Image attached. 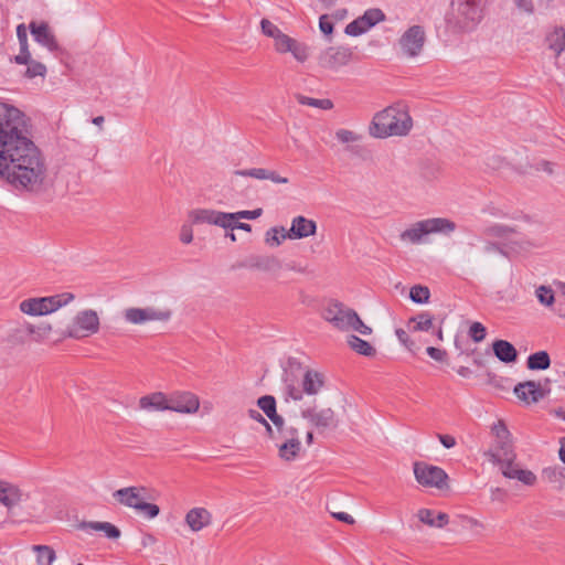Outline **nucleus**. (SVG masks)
<instances>
[{
  "label": "nucleus",
  "instance_id": "1",
  "mask_svg": "<svg viewBox=\"0 0 565 565\" xmlns=\"http://www.w3.org/2000/svg\"><path fill=\"white\" fill-rule=\"evenodd\" d=\"M0 177L19 191L40 194L47 189L45 158L28 132L0 158Z\"/></svg>",
  "mask_w": 565,
  "mask_h": 565
},
{
  "label": "nucleus",
  "instance_id": "2",
  "mask_svg": "<svg viewBox=\"0 0 565 565\" xmlns=\"http://www.w3.org/2000/svg\"><path fill=\"white\" fill-rule=\"evenodd\" d=\"M413 128V119L404 103H395L377 111L369 125V134L377 139L404 137Z\"/></svg>",
  "mask_w": 565,
  "mask_h": 565
},
{
  "label": "nucleus",
  "instance_id": "3",
  "mask_svg": "<svg viewBox=\"0 0 565 565\" xmlns=\"http://www.w3.org/2000/svg\"><path fill=\"white\" fill-rule=\"evenodd\" d=\"M28 132L25 115L14 106L0 103V158Z\"/></svg>",
  "mask_w": 565,
  "mask_h": 565
},
{
  "label": "nucleus",
  "instance_id": "4",
  "mask_svg": "<svg viewBox=\"0 0 565 565\" xmlns=\"http://www.w3.org/2000/svg\"><path fill=\"white\" fill-rule=\"evenodd\" d=\"M482 19V10L477 0H452L447 15V24L457 32H470Z\"/></svg>",
  "mask_w": 565,
  "mask_h": 565
},
{
  "label": "nucleus",
  "instance_id": "5",
  "mask_svg": "<svg viewBox=\"0 0 565 565\" xmlns=\"http://www.w3.org/2000/svg\"><path fill=\"white\" fill-rule=\"evenodd\" d=\"M456 228V223L449 218L431 217L415 222L399 234V238L404 243L417 245L425 243L427 235H449L455 232Z\"/></svg>",
  "mask_w": 565,
  "mask_h": 565
},
{
  "label": "nucleus",
  "instance_id": "6",
  "mask_svg": "<svg viewBox=\"0 0 565 565\" xmlns=\"http://www.w3.org/2000/svg\"><path fill=\"white\" fill-rule=\"evenodd\" d=\"M75 296L63 292L50 297L29 298L20 302L21 312L29 316H45L73 301Z\"/></svg>",
  "mask_w": 565,
  "mask_h": 565
},
{
  "label": "nucleus",
  "instance_id": "7",
  "mask_svg": "<svg viewBox=\"0 0 565 565\" xmlns=\"http://www.w3.org/2000/svg\"><path fill=\"white\" fill-rule=\"evenodd\" d=\"M285 401H300L303 393L308 395L318 394L324 385V375L316 370H307L303 373L301 388L296 386L288 377L285 379Z\"/></svg>",
  "mask_w": 565,
  "mask_h": 565
},
{
  "label": "nucleus",
  "instance_id": "8",
  "mask_svg": "<svg viewBox=\"0 0 565 565\" xmlns=\"http://www.w3.org/2000/svg\"><path fill=\"white\" fill-rule=\"evenodd\" d=\"M99 317L93 309H85L76 313L65 329L63 335L75 340L90 337L99 330Z\"/></svg>",
  "mask_w": 565,
  "mask_h": 565
},
{
  "label": "nucleus",
  "instance_id": "9",
  "mask_svg": "<svg viewBox=\"0 0 565 565\" xmlns=\"http://www.w3.org/2000/svg\"><path fill=\"white\" fill-rule=\"evenodd\" d=\"M414 475L417 482L424 487L443 489L447 486V473L439 467L425 462L414 463Z\"/></svg>",
  "mask_w": 565,
  "mask_h": 565
},
{
  "label": "nucleus",
  "instance_id": "10",
  "mask_svg": "<svg viewBox=\"0 0 565 565\" xmlns=\"http://www.w3.org/2000/svg\"><path fill=\"white\" fill-rule=\"evenodd\" d=\"M425 41L424 29L420 25H413L399 38L398 46L404 56L413 58L422 53Z\"/></svg>",
  "mask_w": 565,
  "mask_h": 565
},
{
  "label": "nucleus",
  "instance_id": "11",
  "mask_svg": "<svg viewBox=\"0 0 565 565\" xmlns=\"http://www.w3.org/2000/svg\"><path fill=\"white\" fill-rule=\"evenodd\" d=\"M352 55L353 53L350 47L330 46L320 53L318 63L326 70L337 72L351 62Z\"/></svg>",
  "mask_w": 565,
  "mask_h": 565
},
{
  "label": "nucleus",
  "instance_id": "12",
  "mask_svg": "<svg viewBox=\"0 0 565 565\" xmlns=\"http://www.w3.org/2000/svg\"><path fill=\"white\" fill-rule=\"evenodd\" d=\"M301 417L307 419L309 424L318 431L335 429L339 420L335 413L331 408L308 407L301 411Z\"/></svg>",
  "mask_w": 565,
  "mask_h": 565
},
{
  "label": "nucleus",
  "instance_id": "13",
  "mask_svg": "<svg viewBox=\"0 0 565 565\" xmlns=\"http://www.w3.org/2000/svg\"><path fill=\"white\" fill-rule=\"evenodd\" d=\"M189 221L191 224H210L217 225L223 228L232 227L233 215L211 209H194L189 212Z\"/></svg>",
  "mask_w": 565,
  "mask_h": 565
},
{
  "label": "nucleus",
  "instance_id": "14",
  "mask_svg": "<svg viewBox=\"0 0 565 565\" xmlns=\"http://www.w3.org/2000/svg\"><path fill=\"white\" fill-rule=\"evenodd\" d=\"M483 234L491 237L510 239L512 244L519 245L518 250L527 252L532 248H539L544 245V242L542 241H530L524 238L512 239V236L515 235V231L512 227L501 224L488 226L487 228H484Z\"/></svg>",
  "mask_w": 565,
  "mask_h": 565
},
{
  "label": "nucleus",
  "instance_id": "15",
  "mask_svg": "<svg viewBox=\"0 0 565 565\" xmlns=\"http://www.w3.org/2000/svg\"><path fill=\"white\" fill-rule=\"evenodd\" d=\"M354 310L347 308L340 302H329L323 309L322 316L326 321L330 322L334 328L341 331L350 330L351 315Z\"/></svg>",
  "mask_w": 565,
  "mask_h": 565
},
{
  "label": "nucleus",
  "instance_id": "16",
  "mask_svg": "<svg viewBox=\"0 0 565 565\" xmlns=\"http://www.w3.org/2000/svg\"><path fill=\"white\" fill-rule=\"evenodd\" d=\"M200 407V402L196 395L190 392H175L168 397V411L193 414Z\"/></svg>",
  "mask_w": 565,
  "mask_h": 565
},
{
  "label": "nucleus",
  "instance_id": "17",
  "mask_svg": "<svg viewBox=\"0 0 565 565\" xmlns=\"http://www.w3.org/2000/svg\"><path fill=\"white\" fill-rule=\"evenodd\" d=\"M317 223L313 220H309L305 216H296L291 221V226L287 231H282V238L289 239H301L316 234Z\"/></svg>",
  "mask_w": 565,
  "mask_h": 565
},
{
  "label": "nucleus",
  "instance_id": "18",
  "mask_svg": "<svg viewBox=\"0 0 565 565\" xmlns=\"http://www.w3.org/2000/svg\"><path fill=\"white\" fill-rule=\"evenodd\" d=\"M29 29L32 36L39 44L45 46L51 52L57 51L58 44L46 22L36 23L32 21L29 24Z\"/></svg>",
  "mask_w": 565,
  "mask_h": 565
},
{
  "label": "nucleus",
  "instance_id": "19",
  "mask_svg": "<svg viewBox=\"0 0 565 565\" xmlns=\"http://www.w3.org/2000/svg\"><path fill=\"white\" fill-rule=\"evenodd\" d=\"M513 391L515 396L526 404L537 403L545 396L541 384L534 381L519 383Z\"/></svg>",
  "mask_w": 565,
  "mask_h": 565
},
{
  "label": "nucleus",
  "instance_id": "20",
  "mask_svg": "<svg viewBox=\"0 0 565 565\" xmlns=\"http://www.w3.org/2000/svg\"><path fill=\"white\" fill-rule=\"evenodd\" d=\"M143 488L127 487L114 492V498L121 504L138 510L146 500Z\"/></svg>",
  "mask_w": 565,
  "mask_h": 565
},
{
  "label": "nucleus",
  "instance_id": "21",
  "mask_svg": "<svg viewBox=\"0 0 565 565\" xmlns=\"http://www.w3.org/2000/svg\"><path fill=\"white\" fill-rule=\"evenodd\" d=\"M184 522L191 531L199 532L211 524L212 514L205 508H192L186 512Z\"/></svg>",
  "mask_w": 565,
  "mask_h": 565
},
{
  "label": "nucleus",
  "instance_id": "22",
  "mask_svg": "<svg viewBox=\"0 0 565 565\" xmlns=\"http://www.w3.org/2000/svg\"><path fill=\"white\" fill-rule=\"evenodd\" d=\"M23 491L15 484L0 480V503L12 509L24 500Z\"/></svg>",
  "mask_w": 565,
  "mask_h": 565
},
{
  "label": "nucleus",
  "instance_id": "23",
  "mask_svg": "<svg viewBox=\"0 0 565 565\" xmlns=\"http://www.w3.org/2000/svg\"><path fill=\"white\" fill-rule=\"evenodd\" d=\"M493 463L500 460H512L516 458L510 439L495 440L494 446L487 452Z\"/></svg>",
  "mask_w": 565,
  "mask_h": 565
},
{
  "label": "nucleus",
  "instance_id": "24",
  "mask_svg": "<svg viewBox=\"0 0 565 565\" xmlns=\"http://www.w3.org/2000/svg\"><path fill=\"white\" fill-rule=\"evenodd\" d=\"M77 526L85 532H103L106 537L111 540H117L121 534L120 530L109 522L83 521Z\"/></svg>",
  "mask_w": 565,
  "mask_h": 565
},
{
  "label": "nucleus",
  "instance_id": "25",
  "mask_svg": "<svg viewBox=\"0 0 565 565\" xmlns=\"http://www.w3.org/2000/svg\"><path fill=\"white\" fill-rule=\"evenodd\" d=\"M236 175L242 177H250L257 180H270L274 183L286 184L288 183V179L285 177H280L277 172L269 169L264 168H252L245 170H236Z\"/></svg>",
  "mask_w": 565,
  "mask_h": 565
},
{
  "label": "nucleus",
  "instance_id": "26",
  "mask_svg": "<svg viewBox=\"0 0 565 565\" xmlns=\"http://www.w3.org/2000/svg\"><path fill=\"white\" fill-rule=\"evenodd\" d=\"M492 350L495 358L503 363H514L518 360L516 349L507 340H495L492 343Z\"/></svg>",
  "mask_w": 565,
  "mask_h": 565
},
{
  "label": "nucleus",
  "instance_id": "27",
  "mask_svg": "<svg viewBox=\"0 0 565 565\" xmlns=\"http://www.w3.org/2000/svg\"><path fill=\"white\" fill-rule=\"evenodd\" d=\"M139 407L148 412L168 411V397L161 392L142 396L139 399Z\"/></svg>",
  "mask_w": 565,
  "mask_h": 565
},
{
  "label": "nucleus",
  "instance_id": "28",
  "mask_svg": "<svg viewBox=\"0 0 565 565\" xmlns=\"http://www.w3.org/2000/svg\"><path fill=\"white\" fill-rule=\"evenodd\" d=\"M246 266L266 273H276L281 268V262L276 256H253Z\"/></svg>",
  "mask_w": 565,
  "mask_h": 565
},
{
  "label": "nucleus",
  "instance_id": "29",
  "mask_svg": "<svg viewBox=\"0 0 565 565\" xmlns=\"http://www.w3.org/2000/svg\"><path fill=\"white\" fill-rule=\"evenodd\" d=\"M257 405L275 426H281L284 424V418L276 412V399L274 396L264 395L259 397Z\"/></svg>",
  "mask_w": 565,
  "mask_h": 565
},
{
  "label": "nucleus",
  "instance_id": "30",
  "mask_svg": "<svg viewBox=\"0 0 565 565\" xmlns=\"http://www.w3.org/2000/svg\"><path fill=\"white\" fill-rule=\"evenodd\" d=\"M276 445L279 458L285 461L295 460L301 450L300 439H296V441L281 440L276 443Z\"/></svg>",
  "mask_w": 565,
  "mask_h": 565
},
{
  "label": "nucleus",
  "instance_id": "31",
  "mask_svg": "<svg viewBox=\"0 0 565 565\" xmlns=\"http://www.w3.org/2000/svg\"><path fill=\"white\" fill-rule=\"evenodd\" d=\"M548 49L554 51L556 56L565 51V30L562 26H556L546 35Z\"/></svg>",
  "mask_w": 565,
  "mask_h": 565
},
{
  "label": "nucleus",
  "instance_id": "32",
  "mask_svg": "<svg viewBox=\"0 0 565 565\" xmlns=\"http://www.w3.org/2000/svg\"><path fill=\"white\" fill-rule=\"evenodd\" d=\"M17 36L20 44V52L14 56V62L17 64H23L29 60V44H28V33L26 28L23 23L17 26Z\"/></svg>",
  "mask_w": 565,
  "mask_h": 565
},
{
  "label": "nucleus",
  "instance_id": "33",
  "mask_svg": "<svg viewBox=\"0 0 565 565\" xmlns=\"http://www.w3.org/2000/svg\"><path fill=\"white\" fill-rule=\"evenodd\" d=\"M335 138L341 143H347L348 148L347 150L352 153H359L358 147L353 146V143L359 142L362 140V135L356 134L349 129H339L335 131Z\"/></svg>",
  "mask_w": 565,
  "mask_h": 565
},
{
  "label": "nucleus",
  "instance_id": "34",
  "mask_svg": "<svg viewBox=\"0 0 565 565\" xmlns=\"http://www.w3.org/2000/svg\"><path fill=\"white\" fill-rule=\"evenodd\" d=\"M543 477L558 490L565 489V467H547L543 470Z\"/></svg>",
  "mask_w": 565,
  "mask_h": 565
},
{
  "label": "nucleus",
  "instance_id": "35",
  "mask_svg": "<svg viewBox=\"0 0 565 565\" xmlns=\"http://www.w3.org/2000/svg\"><path fill=\"white\" fill-rule=\"evenodd\" d=\"M349 347L359 354L372 356L375 354V349L365 340L351 334L348 337Z\"/></svg>",
  "mask_w": 565,
  "mask_h": 565
},
{
  "label": "nucleus",
  "instance_id": "36",
  "mask_svg": "<svg viewBox=\"0 0 565 565\" xmlns=\"http://www.w3.org/2000/svg\"><path fill=\"white\" fill-rule=\"evenodd\" d=\"M526 365L530 370H546L551 365V359L546 351H539L529 355Z\"/></svg>",
  "mask_w": 565,
  "mask_h": 565
},
{
  "label": "nucleus",
  "instance_id": "37",
  "mask_svg": "<svg viewBox=\"0 0 565 565\" xmlns=\"http://www.w3.org/2000/svg\"><path fill=\"white\" fill-rule=\"evenodd\" d=\"M32 550L36 553L38 565H52L56 558L54 550L49 545H33Z\"/></svg>",
  "mask_w": 565,
  "mask_h": 565
},
{
  "label": "nucleus",
  "instance_id": "38",
  "mask_svg": "<svg viewBox=\"0 0 565 565\" xmlns=\"http://www.w3.org/2000/svg\"><path fill=\"white\" fill-rule=\"evenodd\" d=\"M145 323L149 321H168L172 316L170 309H158L154 307L142 308Z\"/></svg>",
  "mask_w": 565,
  "mask_h": 565
},
{
  "label": "nucleus",
  "instance_id": "39",
  "mask_svg": "<svg viewBox=\"0 0 565 565\" xmlns=\"http://www.w3.org/2000/svg\"><path fill=\"white\" fill-rule=\"evenodd\" d=\"M297 100L301 105L316 107V108H320V109H324V110H329V109L333 108L332 100L328 99V98L317 99V98H312V97H308V96H303V95H298Z\"/></svg>",
  "mask_w": 565,
  "mask_h": 565
},
{
  "label": "nucleus",
  "instance_id": "40",
  "mask_svg": "<svg viewBox=\"0 0 565 565\" xmlns=\"http://www.w3.org/2000/svg\"><path fill=\"white\" fill-rule=\"evenodd\" d=\"M22 65H26L25 76L29 78H34L36 76H44L46 73V67L44 64L34 61L31 56V53L29 52V60L28 62L23 63Z\"/></svg>",
  "mask_w": 565,
  "mask_h": 565
},
{
  "label": "nucleus",
  "instance_id": "41",
  "mask_svg": "<svg viewBox=\"0 0 565 565\" xmlns=\"http://www.w3.org/2000/svg\"><path fill=\"white\" fill-rule=\"evenodd\" d=\"M535 296L539 302L545 307H551L555 302L554 291L550 286H539L535 289Z\"/></svg>",
  "mask_w": 565,
  "mask_h": 565
},
{
  "label": "nucleus",
  "instance_id": "42",
  "mask_svg": "<svg viewBox=\"0 0 565 565\" xmlns=\"http://www.w3.org/2000/svg\"><path fill=\"white\" fill-rule=\"evenodd\" d=\"M360 18L363 19L366 26L373 28L379 22L385 20V14L381 9L373 8L366 10Z\"/></svg>",
  "mask_w": 565,
  "mask_h": 565
},
{
  "label": "nucleus",
  "instance_id": "43",
  "mask_svg": "<svg viewBox=\"0 0 565 565\" xmlns=\"http://www.w3.org/2000/svg\"><path fill=\"white\" fill-rule=\"evenodd\" d=\"M415 322L414 331H428L433 327V317L429 312H422L411 319Z\"/></svg>",
  "mask_w": 565,
  "mask_h": 565
},
{
  "label": "nucleus",
  "instance_id": "44",
  "mask_svg": "<svg viewBox=\"0 0 565 565\" xmlns=\"http://www.w3.org/2000/svg\"><path fill=\"white\" fill-rule=\"evenodd\" d=\"M277 429L276 443L281 440L296 441L299 439V431L296 427H285V423L281 426H275Z\"/></svg>",
  "mask_w": 565,
  "mask_h": 565
},
{
  "label": "nucleus",
  "instance_id": "45",
  "mask_svg": "<svg viewBox=\"0 0 565 565\" xmlns=\"http://www.w3.org/2000/svg\"><path fill=\"white\" fill-rule=\"evenodd\" d=\"M429 289L422 285H416L411 288L409 298L415 303H426L429 300Z\"/></svg>",
  "mask_w": 565,
  "mask_h": 565
},
{
  "label": "nucleus",
  "instance_id": "46",
  "mask_svg": "<svg viewBox=\"0 0 565 565\" xmlns=\"http://www.w3.org/2000/svg\"><path fill=\"white\" fill-rule=\"evenodd\" d=\"M370 29L371 28L366 26L363 19L359 17L358 19L353 20L345 26L344 32L350 36H359L369 31Z\"/></svg>",
  "mask_w": 565,
  "mask_h": 565
},
{
  "label": "nucleus",
  "instance_id": "47",
  "mask_svg": "<svg viewBox=\"0 0 565 565\" xmlns=\"http://www.w3.org/2000/svg\"><path fill=\"white\" fill-rule=\"evenodd\" d=\"M494 465H499L502 475L509 479H514L515 475L518 473L519 469L521 468L518 463H515V459L500 460V461L494 462Z\"/></svg>",
  "mask_w": 565,
  "mask_h": 565
},
{
  "label": "nucleus",
  "instance_id": "48",
  "mask_svg": "<svg viewBox=\"0 0 565 565\" xmlns=\"http://www.w3.org/2000/svg\"><path fill=\"white\" fill-rule=\"evenodd\" d=\"M282 231H287L285 227H271L266 232L265 242L270 246H279L286 238H282L285 234Z\"/></svg>",
  "mask_w": 565,
  "mask_h": 565
},
{
  "label": "nucleus",
  "instance_id": "49",
  "mask_svg": "<svg viewBox=\"0 0 565 565\" xmlns=\"http://www.w3.org/2000/svg\"><path fill=\"white\" fill-rule=\"evenodd\" d=\"M124 317L131 324H143L145 317L142 308H128L124 311Z\"/></svg>",
  "mask_w": 565,
  "mask_h": 565
},
{
  "label": "nucleus",
  "instance_id": "50",
  "mask_svg": "<svg viewBox=\"0 0 565 565\" xmlns=\"http://www.w3.org/2000/svg\"><path fill=\"white\" fill-rule=\"evenodd\" d=\"M275 47L280 53H286L291 50V46L296 42L294 39L288 36L287 34L280 32L278 36L275 39Z\"/></svg>",
  "mask_w": 565,
  "mask_h": 565
},
{
  "label": "nucleus",
  "instance_id": "51",
  "mask_svg": "<svg viewBox=\"0 0 565 565\" xmlns=\"http://www.w3.org/2000/svg\"><path fill=\"white\" fill-rule=\"evenodd\" d=\"M350 329L358 331L363 335H369L372 333V329L364 324L355 311L353 315H351Z\"/></svg>",
  "mask_w": 565,
  "mask_h": 565
},
{
  "label": "nucleus",
  "instance_id": "52",
  "mask_svg": "<svg viewBox=\"0 0 565 565\" xmlns=\"http://www.w3.org/2000/svg\"><path fill=\"white\" fill-rule=\"evenodd\" d=\"M487 335V330L484 328V326L480 322H472L470 328H469V337L475 341V342H481L484 340Z\"/></svg>",
  "mask_w": 565,
  "mask_h": 565
},
{
  "label": "nucleus",
  "instance_id": "53",
  "mask_svg": "<svg viewBox=\"0 0 565 565\" xmlns=\"http://www.w3.org/2000/svg\"><path fill=\"white\" fill-rule=\"evenodd\" d=\"M514 479L525 486H533L536 482V476L531 470L522 468L519 469Z\"/></svg>",
  "mask_w": 565,
  "mask_h": 565
},
{
  "label": "nucleus",
  "instance_id": "54",
  "mask_svg": "<svg viewBox=\"0 0 565 565\" xmlns=\"http://www.w3.org/2000/svg\"><path fill=\"white\" fill-rule=\"evenodd\" d=\"M492 433L495 436V440L510 439L511 434L502 420H498L492 426Z\"/></svg>",
  "mask_w": 565,
  "mask_h": 565
},
{
  "label": "nucleus",
  "instance_id": "55",
  "mask_svg": "<svg viewBox=\"0 0 565 565\" xmlns=\"http://www.w3.org/2000/svg\"><path fill=\"white\" fill-rule=\"evenodd\" d=\"M260 28H262V31L263 33L268 36V38H273L275 39L276 36L279 35V33L281 32L277 25H275L271 21L267 20V19H263L260 21Z\"/></svg>",
  "mask_w": 565,
  "mask_h": 565
},
{
  "label": "nucleus",
  "instance_id": "56",
  "mask_svg": "<svg viewBox=\"0 0 565 565\" xmlns=\"http://www.w3.org/2000/svg\"><path fill=\"white\" fill-rule=\"evenodd\" d=\"M263 211L262 209H256L253 211H239L236 213H227V215H233V222L237 221L239 218H246V220H255L262 215ZM234 224L232 225V227Z\"/></svg>",
  "mask_w": 565,
  "mask_h": 565
},
{
  "label": "nucleus",
  "instance_id": "57",
  "mask_svg": "<svg viewBox=\"0 0 565 565\" xmlns=\"http://www.w3.org/2000/svg\"><path fill=\"white\" fill-rule=\"evenodd\" d=\"M435 511L430 509H420L417 512V516L419 521L428 526L434 527L435 526Z\"/></svg>",
  "mask_w": 565,
  "mask_h": 565
},
{
  "label": "nucleus",
  "instance_id": "58",
  "mask_svg": "<svg viewBox=\"0 0 565 565\" xmlns=\"http://www.w3.org/2000/svg\"><path fill=\"white\" fill-rule=\"evenodd\" d=\"M137 511L142 512L149 519H153L158 516L160 509L157 504L148 503L145 500Z\"/></svg>",
  "mask_w": 565,
  "mask_h": 565
},
{
  "label": "nucleus",
  "instance_id": "59",
  "mask_svg": "<svg viewBox=\"0 0 565 565\" xmlns=\"http://www.w3.org/2000/svg\"><path fill=\"white\" fill-rule=\"evenodd\" d=\"M319 29L326 34L330 35L333 32V23L330 21V17L328 14H322L319 19Z\"/></svg>",
  "mask_w": 565,
  "mask_h": 565
},
{
  "label": "nucleus",
  "instance_id": "60",
  "mask_svg": "<svg viewBox=\"0 0 565 565\" xmlns=\"http://www.w3.org/2000/svg\"><path fill=\"white\" fill-rule=\"evenodd\" d=\"M193 224H183L180 230V241L183 244H190L193 241V231H192Z\"/></svg>",
  "mask_w": 565,
  "mask_h": 565
},
{
  "label": "nucleus",
  "instance_id": "61",
  "mask_svg": "<svg viewBox=\"0 0 565 565\" xmlns=\"http://www.w3.org/2000/svg\"><path fill=\"white\" fill-rule=\"evenodd\" d=\"M426 352L433 360L437 362H444L447 358V352L445 350L435 347H428Z\"/></svg>",
  "mask_w": 565,
  "mask_h": 565
},
{
  "label": "nucleus",
  "instance_id": "62",
  "mask_svg": "<svg viewBox=\"0 0 565 565\" xmlns=\"http://www.w3.org/2000/svg\"><path fill=\"white\" fill-rule=\"evenodd\" d=\"M288 52L292 53L295 58L298 60L299 62H303L308 57L306 47L299 45L297 42L294 43L291 50H289Z\"/></svg>",
  "mask_w": 565,
  "mask_h": 565
},
{
  "label": "nucleus",
  "instance_id": "63",
  "mask_svg": "<svg viewBox=\"0 0 565 565\" xmlns=\"http://www.w3.org/2000/svg\"><path fill=\"white\" fill-rule=\"evenodd\" d=\"M448 522H449V515L445 512H438L435 515V526L434 527L443 529L444 526H446L448 524Z\"/></svg>",
  "mask_w": 565,
  "mask_h": 565
},
{
  "label": "nucleus",
  "instance_id": "64",
  "mask_svg": "<svg viewBox=\"0 0 565 565\" xmlns=\"http://www.w3.org/2000/svg\"><path fill=\"white\" fill-rule=\"evenodd\" d=\"M437 437L445 448L449 449L456 446V439L450 435L438 434Z\"/></svg>",
  "mask_w": 565,
  "mask_h": 565
}]
</instances>
